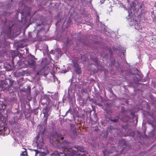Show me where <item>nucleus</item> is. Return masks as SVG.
Returning <instances> with one entry per match:
<instances>
[{"instance_id":"nucleus-1","label":"nucleus","mask_w":156,"mask_h":156,"mask_svg":"<svg viewBox=\"0 0 156 156\" xmlns=\"http://www.w3.org/2000/svg\"><path fill=\"white\" fill-rule=\"evenodd\" d=\"M64 146H62V148L65 150H67V152L65 153L64 152H54L53 154L54 156H74V154L75 152L72 149V148H69V145L71 143L66 141H64L63 142Z\"/></svg>"},{"instance_id":"nucleus-2","label":"nucleus","mask_w":156,"mask_h":156,"mask_svg":"<svg viewBox=\"0 0 156 156\" xmlns=\"http://www.w3.org/2000/svg\"><path fill=\"white\" fill-rule=\"evenodd\" d=\"M131 6V10L133 9L135 12L140 11V12L139 13V15L141 16H144L147 12L146 10L144 9V5L142 2L138 3L137 4L134 2H132Z\"/></svg>"},{"instance_id":"nucleus-3","label":"nucleus","mask_w":156,"mask_h":156,"mask_svg":"<svg viewBox=\"0 0 156 156\" xmlns=\"http://www.w3.org/2000/svg\"><path fill=\"white\" fill-rule=\"evenodd\" d=\"M64 139V136L58 133L54 134L53 136V140L54 141L53 144H56V145L59 146L60 145L61 140H63Z\"/></svg>"},{"instance_id":"nucleus-4","label":"nucleus","mask_w":156,"mask_h":156,"mask_svg":"<svg viewBox=\"0 0 156 156\" xmlns=\"http://www.w3.org/2000/svg\"><path fill=\"white\" fill-rule=\"evenodd\" d=\"M129 114L132 116H134V113L133 112H131L130 111L127 112L126 113L123 112V110L122 111L121 114L119 115V118H120L121 120L124 122H127L129 118V116L128 115Z\"/></svg>"},{"instance_id":"nucleus-5","label":"nucleus","mask_w":156,"mask_h":156,"mask_svg":"<svg viewBox=\"0 0 156 156\" xmlns=\"http://www.w3.org/2000/svg\"><path fill=\"white\" fill-rule=\"evenodd\" d=\"M153 122L150 123V125L153 128V129H152L151 131L149 133L148 136L149 137H153L154 136V131L156 129V126L154 122L155 121L154 119H153Z\"/></svg>"},{"instance_id":"nucleus-6","label":"nucleus","mask_w":156,"mask_h":156,"mask_svg":"<svg viewBox=\"0 0 156 156\" xmlns=\"http://www.w3.org/2000/svg\"><path fill=\"white\" fill-rule=\"evenodd\" d=\"M73 66L75 68L76 73L78 74L81 73V68L78 63L76 61H73Z\"/></svg>"},{"instance_id":"nucleus-7","label":"nucleus","mask_w":156,"mask_h":156,"mask_svg":"<svg viewBox=\"0 0 156 156\" xmlns=\"http://www.w3.org/2000/svg\"><path fill=\"white\" fill-rule=\"evenodd\" d=\"M36 138L37 140L36 143H37V147L41 149L42 147L44 144L43 139H41L40 141H39L38 140L39 138V135H37L36 136Z\"/></svg>"},{"instance_id":"nucleus-8","label":"nucleus","mask_w":156,"mask_h":156,"mask_svg":"<svg viewBox=\"0 0 156 156\" xmlns=\"http://www.w3.org/2000/svg\"><path fill=\"white\" fill-rule=\"evenodd\" d=\"M75 148L77 149V151L78 153H76V151H75V154H74V155L75 154H76L78 155H80L81 156H83V154H80V153H79V152H83L84 151V150L83 148L82 147H79V146H75Z\"/></svg>"},{"instance_id":"nucleus-9","label":"nucleus","mask_w":156,"mask_h":156,"mask_svg":"<svg viewBox=\"0 0 156 156\" xmlns=\"http://www.w3.org/2000/svg\"><path fill=\"white\" fill-rule=\"evenodd\" d=\"M129 16V18H128V17H126V18L127 19L128 21L129 25L131 26L135 25L136 23V20H135L133 17H131L129 18V16Z\"/></svg>"},{"instance_id":"nucleus-10","label":"nucleus","mask_w":156,"mask_h":156,"mask_svg":"<svg viewBox=\"0 0 156 156\" xmlns=\"http://www.w3.org/2000/svg\"><path fill=\"white\" fill-rule=\"evenodd\" d=\"M91 59L95 62V65L97 67V69H99V66L101 67V62L98 60L97 58H92Z\"/></svg>"},{"instance_id":"nucleus-11","label":"nucleus","mask_w":156,"mask_h":156,"mask_svg":"<svg viewBox=\"0 0 156 156\" xmlns=\"http://www.w3.org/2000/svg\"><path fill=\"white\" fill-rule=\"evenodd\" d=\"M43 113L44 114V116L48 117L51 114L49 108L46 107L43 111Z\"/></svg>"},{"instance_id":"nucleus-12","label":"nucleus","mask_w":156,"mask_h":156,"mask_svg":"<svg viewBox=\"0 0 156 156\" xmlns=\"http://www.w3.org/2000/svg\"><path fill=\"white\" fill-rule=\"evenodd\" d=\"M119 144L122 147V151H123L124 148L126 146V144L125 140L123 139L120 140L119 141Z\"/></svg>"},{"instance_id":"nucleus-13","label":"nucleus","mask_w":156,"mask_h":156,"mask_svg":"<svg viewBox=\"0 0 156 156\" xmlns=\"http://www.w3.org/2000/svg\"><path fill=\"white\" fill-rule=\"evenodd\" d=\"M28 63L29 65L31 67L35 68L36 64V62L34 60L32 59H30L29 60L28 62Z\"/></svg>"},{"instance_id":"nucleus-14","label":"nucleus","mask_w":156,"mask_h":156,"mask_svg":"<svg viewBox=\"0 0 156 156\" xmlns=\"http://www.w3.org/2000/svg\"><path fill=\"white\" fill-rule=\"evenodd\" d=\"M12 85V83H11L9 85L8 84H6L5 83L2 85V87L4 88L6 90H9L11 86Z\"/></svg>"},{"instance_id":"nucleus-15","label":"nucleus","mask_w":156,"mask_h":156,"mask_svg":"<svg viewBox=\"0 0 156 156\" xmlns=\"http://www.w3.org/2000/svg\"><path fill=\"white\" fill-rule=\"evenodd\" d=\"M9 133L10 130L7 127H6L5 129L3 130L2 133L3 134L7 135Z\"/></svg>"},{"instance_id":"nucleus-16","label":"nucleus","mask_w":156,"mask_h":156,"mask_svg":"<svg viewBox=\"0 0 156 156\" xmlns=\"http://www.w3.org/2000/svg\"><path fill=\"white\" fill-rule=\"evenodd\" d=\"M34 151L36 152L35 155H37L38 153L39 154V156H45L46 155V154L45 152H40L37 150H34Z\"/></svg>"},{"instance_id":"nucleus-17","label":"nucleus","mask_w":156,"mask_h":156,"mask_svg":"<svg viewBox=\"0 0 156 156\" xmlns=\"http://www.w3.org/2000/svg\"><path fill=\"white\" fill-rule=\"evenodd\" d=\"M119 118L118 117H115V118H110L109 119L111 121L113 122H117L118 121V119Z\"/></svg>"},{"instance_id":"nucleus-18","label":"nucleus","mask_w":156,"mask_h":156,"mask_svg":"<svg viewBox=\"0 0 156 156\" xmlns=\"http://www.w3.org/2000/svg\"><path fill=\"white\" fill-rule=\"evenodd\" d=\"M48 116H44L43 121V125H45L47 122Z\"/></svg>"},{"instance_id":"nucleus-19","label":"nucleus","mask_w":156,"mask_h":156,"mask_svg":"<svg viewBox=\"0 0 156 156\" xmlns=\"http://www.w3.org/2000/svg\"><path fill=\"white\" fill-rule=\"evenodd\" d=\"M99 17L98 15H97L96 18V22L98 26L99 27V25L101 26V23H99Z\"/></svg>"},{"instance_id":"nucleus-20","label":"nucleus","mask_w":156,"mask_h":156,"mask_svg":"<svg viewBox=\"0 0 156 156\" xmlns=\"http://www.w3.org/2000/svg\"><path fill=\"white\" fill-rule=\"evenodd\" d=\"M20 156H27V151H25L20 154Z\"/></svg>"},{"instance_id":"nucleus-21","label":"nucleus","mask_w":156,"mask_h":156,"mask_svg":"<svg viewBox=\"0 0 156 156\" xmlns=\"http://www.w3.org/2000/svg\"><path fill=\"white\" fill-rule=\"evenodd\" d=\"M6 127L5 126H0V132L2 133L3 130L5 129Z\"/></svg>"},{"instance_id":"nucleus-22","label":"nucleus","mask_w":156,"mask_h":156,"mask_svg":"<svg viewBox=\"0 0 156 156\" xmlns=\"http://www.w3.org/2000/svg\"><path fill=\"white\" fill-rule=\"evenodd\" d=\"M103 153L104 154L103 156H108V151L105 150L102 151Z\"/></svg>"},{"instance_id":"nucleus-23","label":"nucleus","mask_w":156,"mask_h":156,"mask_svg":"<svg viewBox=\"0 0 156 156\" xmlns=\"http://www.w3.org/2000/svg\"><path fill=\"white\" fill-rule=\"evenodd\" d=\"M112 126H110L109 128H108L107 131V135L109 132H110V130L112 129Z\"/></svg>"},{"instance_id":"nucleus-24","label":"nucleus","mask_w":156,"mask_h":156,"mask_svg":"<svg viewBox=\"0 0 156 156\" xmlns=\"http://www.w3.org/2000/svg\"><path fill=\"white\" fill-rule=\"evenodd\" d=\"M90 22H88V26H90L91 27H92L93 26V24L92 23H91L90 21Z\"/></svg>"},{"instance_id":"nucleus-25","label":"nucleus","mask_w":156,"mask_h":156,"mask_svg":"<svg viewBox=\"0 0 156 156\" xmlns=\"http://www.w3.org/2000/svg\"><path fill=\"white\" fill-rule=\"evenodd\" d=\"M115 62H116V61H115V60L114 59L113 60V61H112V62H111V65L112 66H114V65L115 63Z\"/></svg>"},{"instance_id":"nucleus-26","label":"nucleus","mask_w":156,"mask_h":156,"mask_svg":"<svg viewBox=\"0 0 156 156\" xmlns=\"http://www.w3.org/2000/svg\"><path fill=\"white\" fill-rule=\"evenodd\" d=\"M88 6H90V7L91 9L93 8L92 5H91V3L88 4Z\"/></svg>"},{"instance_id":"nucleus-27","label":"nucleus","mask_w":156,"mask_h":156,"mask_svg":"<svg viewBox=\"0 0 156 156\" xmlns=\"http://www.w3.org/2000/svg\"><path fill=\"white\" fill-rule=\"evenodd\" d=\"M98 130V129H94V131H97Z\"/></svg>"},{"instance_id":"nucleus-28","label":"nucleus","mask_w":156,"mask_h":156,"mask_svg":"<svg viewBox=\"0 0 156 156\" xmlns=\"http://www.w3.org/2000/svg\"><path fill=\"white\" fill-rule=\"evenodd\" d=\"M18 83L19 85H21V84H20V83L19 82V81H18Z\"/></svg>"},{"instance_id":"nucleus-29","label":"nucleus","mask_w":156,"mask_h":156,"mask_svg":"<svg viewBox=\"0 0 156 156\" xmlns=\"http://www.w3.org/2000/svg\"><path fill=\"white\" fill-rule=\"evenodd\" d=\"M107 54H105V55H104V57H105L107 56Z\"/></svg>"},{"instance_id":"nucleus-30","label":"nucleus","mask_w":156,"mask_h":156,"mask_svg":"<svg viewBox=\"0 0 156 156\" xmlns=\"http://www.w3.org/2000/svg\"><path fill=\"white\" fill-rule=\"evenodd\" d=\"M90 119H91V117H90Z\"/></svg>"},{"instance_id":"nucleus-31","label":"nucleus","mask_w":156,"mask_h":156,"mask_svg":"<svg viewBox=\"0 0 156 156\" xmlns=\"http://www.w3.org/2000/svg\"><path fill=\"white\" fill-rule=\"evenodd\" d=\"M149 106L147 105V108H148Z\"/></svg>"},{"instance_id":"nucleus-32","label":"nucleus","mask_w":156,"mask_h":156,"mask_svg":"<svg viewBox=\"0 0 156 156\" xmlns=\"http://www.w3.org/2000/svg\"><path fill=\"white\" fill-rule=\"evenodd\" d=\"M140 79H137V80H140Z\"/></svg>"},{"instance_id":"nucleus-33","label":"nucleus","mask_w":156,"mask_h":156,"mask_svg":"<svg viewBox=\"0 0 156 156\" xmlns=\"http://www.w3.org/2000/svg\"><path fill=\"white\" fill-rule=\"evenodd\" d=\"M123 55H124V52H123Z\"/></svg>"},{"instance_id":"nucleus-34","label":"nucleus","mask_w":156,"mask_h":156,"mask_svg":"<svg viewBox=\"0 0 156 156\" xmlns=\"http://www.w3.org/2000/svg\"><path fill=\"white\" fill-rule=\"evenodd\" d=\"M153 12H151V14H152Z\"/></svg>"},{"instance_id":"nucleus-35","label":"nucleus","mask_w":156,"mask_h":156,"mask_svg":"<svg viewBox=\"0 0 156 156\" xmlns=\"http://www.w3.org/2000/svg\"><path fill=\"white\" fill-rule=\"evenodd\" d=\"M102 26H104V25L103 24H102Z\"/></svg>"},{"instance_id":"nucleus-36","label":"nucleus","mask_w":156,"mask_h":156,"mask_svg":"<svg viewBox=\"0 0 156 156\" xmlns=\"http://www.w3.org/2000/svg\"><path fill=\"white\" fill-rule=\"evenodd\" d=\"M88 28L90 29V28H89V27H88Z\"/></svg>"},{"instance_id":"nucleus-37","label":"nucleus","mask_w":156,"mask_h":156,"mask_svg":"<svg viewBox=\"0 0 156 156\" xmlns=\"http://www.w3.org/2000/svg\"><path fill=\"white\" fill-rule=\"evenodd\" d=\"M155 156H156V155H155Z\"/></svg>"}]
</instances>
